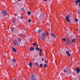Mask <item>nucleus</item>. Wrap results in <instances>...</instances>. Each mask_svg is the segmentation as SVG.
Masks as SVG:
<instances>
[{"mask_svg": "<svg viewBox=\"0 0 80 80\" xmlns=\"http://www.w3.org/2000/svg\"><path fill=\"white\" fill-rule=\"evenodd\" d=\"M76 80V78H75L74 79V80Z\"/></svg>", "mask_w": 80, "mask_h": 80, "instance_id": "de8ad7c7", "label": "nucleus"}, {"mask_svg": "<svg viewBox=\"0 0 80 80\" xmlns=\"http://www.w3.org/2000/svg\"><path fill=\"white\" fill-rule=\"evenodd\" d=\"M29 65L30 67H31L32 66V62L29 63Z\"/></svg>", "mask_w": 80, "mask_h": 80, "instance_id": "4468645a", "label": "nucleus"}, {"mask_svg": "<svg viewBox=\"0 0 80 80\" xmlns=\"http://www.w3.org/2000/svg\"><path fill=\"white\" fill-rule=\"evenodd\" d=\"M18 1H19V2L20 1H22V0H18Z\"/></svg>", "mask_w": 80, "mask_h": 80, "instance_id": "ea45409f", "label": "nucleus"}, {"mask_svg": "<svg viewBox=\"0 0 80 80\" xmlns=\"http://www.w3.org/2000/svg\"><path fill=\"white\" fill-rule=\"evenodd\" d=\"M50 37L51 39H53V38H56V36L53 34L50 33Z\"/></svg>", "mask_w": 80, "mask_h": 80, "instance_id": "7ed1b4c3", "label": "nucleus"}, {"mask_svg": "<svg viewBox=\"0 0 80 80\" xmlns=\"http://www.w3.org/2000/svg\"><path fill=\"white\" fill-rule=\"evenodd\" d=\"M28 15H30L31 14V12L30 11H28Z\"/></svg>", "mask_w": 80, "mask_h": 80, "instance_id": "dca6fc26", "label": "nucleus"}, {"mask_svg": "<svg viewBox=\"0 0 80 80\" xmlns=\"http://www.w3.org/2000/svg\"><path fill=\"white\" fill-rule=\"evenodd\" d=\"M31 22V20L29 19V20H28V22L29 23H30V22Z\"/></svg>", "mask_w": 80, "mask_h": 80, "instance_id": "cd10ccee", "label": "nucleus"}, {"mask_svg": "<svg viewBox=\"0 0 80 80\" xmlns=\"http://www.w3.org/2000/svg\"><path fill=\"white\" fill-rule=\"evenodd\" d=\"M12 62H15V59H12Z\"/></svg>", "mask_w": 80, "mask_h": 80, "instance_id": "5701e85b", "label": "nucleus"}, {"mask_svg": "<svg viewBox=\"0 0 80 80\" xmlns=\"http://www.w3.org/2000/svg\"><path fill=\"white\" fill-rule=\"evenodd\" d=\"M77 40V39L76 38H74L72 40V42L74 43H76V41Z\"/></svg>", "mask_w": 80, "mask_h": 80, "instance_id": "0eeeda50", "label": "nucleus"}, {"mask_svg": "<svg viewBox=\"0 0 80 80\" xmlns=\"http://www.w3.org/2000/svg\"><path fill=\"white\" fill-rule=\"evenodd\" d=\"M18 40L19 41H21V39H20V38H19Z\"/></svg>", "mask_w": 80, "mask_h": 80, "instance_id": "72a5a7b5", "label": "nucleus"}, {"mask_svg": "<svg viewBox=\"0 0 80 80\" xmlns=\"http://www.w3.org/2000/svg\"><path fill=\"white\" fill-rule=\"evenodd\" d=\"M30 51H33L34 50H35V48H34L33 47H32L31 48H30Z\"/></svg>", "mask_w": 80, "mask_h": 80, "instance_id": "9b49d317", "label": "nucleus"}, {"mask_svg": "<svg viewBox=\"0 0 80 80\" xmlns=\"http://www.w3.org/2000/svg\"><path fill=\"white\" fill-rule=\"evenodd\" d=\"M43 67L44 68H47V64H44Z\"/></svg>", "mask_w": 80, "mask_h": 80, "instance_id": "2eb2a0df", "label": "nucleus"}, {"mask_svg": "<svg viewBox=\"0 0 80 80\" xmlns=\"http://www.w3.org/2000/svg\"><path fill=\"white\" fill-rule=\"evenodd\" d=\"M39 50V52H42V50L40 49Z\"/></svg>", "mask_w": 80, "mask_h": 80, "instance_id": "f704fd0d", "label": "nucleus"}, {"mask_svg": "<svg viewBox=\"0 0 80 80\" xmlns=\"http://www.w3.org/2000/svg\"><path fill=\"white\" fill-rule=\"evenodd\" d=\"M78 21V19L77 18H76L75 19V22H77Z\"/></svg>", "mask_w": 80, "mask_h": 80, "instance_id": "aec40b11", "label": "nucleus"}, {"mask_svg": "<svg viewBox=\"0 0 80 80\" xmlns=\"http://www.w3.org/2000/svg\"><path fill=\"white\" fill-rule=\"evenodd\" d=\"M39 56H40L41 57H42V54H41V52L39 53Z\"/></svg>", "mask_w": 80, "mask_h": 80, "instance_id": "a878e982", "label": "nucleus"}, {"mask_svg": "<svg viewBox=\"0 0 80 80\" xmlns=\"http://www.w3.org/2000/svg\"><path fill=\"white\" fill-rule=\"evenodd\" d=\"M66 54L67 55L68 57H70V56H71L70 54V53H69V52H68V51H67L66 52Z\"/></svg>", "mask_w": 80, "mask_h": 80, "instance_id": "1a4fd4ad", "label": "nucleus"}, {"mask_svg": "<svg viewBox=\"0 0 80 80\" xmlns=\"http://www.w3.org/2000/svg\"><path fill=\"white\" fill-rule=\"evenodd\" d=\"M45 62H46L47 63H48L47 61H45Z\"/></svg>", "mask_w": 80, "mask_h": 80, "instance_id": "4c0bfd02", "label": "nucleus"}, {"mask_svg": "<svg viewBox=\"0 0 80 80\" xmlns=\"http://www.w3.org/2000/svg\"><path fill=\"white\" fill-rule=\"evenodd\" d=\"M47 0H44V1H45V2H46V1H47Z\"/></svg>", "mask_w": 80, "mask_h": 80, "instance_id": "37998d69", "label": "nucleus"}, {"mask_svg": "<svg viewBox=\"0 0 80 80\" xmlns=\"http://www.w3.org/2000/svg\"><path fill=\"white\" fill-rule=\"evenodd\" d=\"M77 1L78 3L80 2V0H77Z\"/></svg>", "mask_w": 80, "mask_h": 80, "instance_id": "7c9ffc66", "label": "nucleus"}, {"mask_svg": "<svg viewBox=\"0 0 80 80\" xmlns=\"http://www.w3.org/2000/svg\"><path fill=\"white\" fill-rule=\"evenodd\" d=\"M21 10L22 11L24 10V8H23L21 9Z\"/></svg>", "mask_w": 80, "mask_h": 80, "instance_id": "2f4dec72", "label": "nucleus"}, {"mask_svg": "<svg viewBox=\"0 0 80 80\" xmlns=\"http://www.w3.org/2000/svg\"><path fill=\"white\" fill-rule=\"evenodd\" d=\"M42 16H43V18H45V15L43 13L42 14Z\"/></svg>", "mask_w": 80, "mask_h": 80, "instance_id": "c756f323", "label": "nucleus"}, {"mask_svg": "<svg viewBox=\"0 0 80 80\" xmlns=\"http://www.w3.org/2000/svg\"><path fill=\"white\" fill-rule=\"evenodd\" d=\"M13 23H15V19H14L13 20Z\"/></svg>", "mask_w": 80, "mask_h": 80, "instance_id": "bb28decb", "label": "nucleus"}, {"mask_svg": "<svg viewBox=\"0 0 80 80\" xmlns=\"http://www.w3.org/2000/svg\"><path fill=\"white\" fill-rule=\"evenodd\" d=\"M14 80H16V79H15Z\"/></svg>", "mask_w": 80, "mask_h": 80, "instance_id": "09e8293b", "label": "nucleus"}, {"mask_svg": "<svg viewBox=\"0 0 80 80\" xmlns=\"http://www.w3.org/2000/svg\"><path fill=\"white\" fill-rule=\"evenodd\" d=\"M2 13L3 14L4 16H6L7 15V11L5 10H4V11H2Z\"/></svg>", "mask_w": 80, "mask_h": 80, "instance_id": "20e7f679", "label": "nucleus"}, {"mask_svg": "<svg viewBox=\"0 0 80 80\" xmlns=\"http://www.w3.org/2000/svg\"><path fill=\"white\" fill-rule=\"evenodd\" d=\"M32 45H33L34 46H36V43L33 42V43H32Z\"/></svg>", "mask_w": 80, "mask_h": 80, "instance_id": "412c9836", "label": "nucleus"}, {"mask_svg": "<svg viewBox=\"0 0 80 80\" xmlns=\"http://www.w3.org/2000/svg\"><path fill=\"white\" fill-rule=\"evenodd\" d=\"M67 44L68 46H70V45L72 44V42L70 41V40H69L67 41Z\"/></svg>", "mask_w": 80, "mask_h": 80, "instance_id": "423d86ee", "label": "nucleus"}, {"mask_svg": "<svg viewBox=\"0 0 80 80\" xmlns=\"http://www.w3.org/2000/svg\"><path fill=\"white\" fill-rule=\"evenodd\" d=\"M75 2H76V5H78V2L77 0L75 1Z\"/></svg>", "mask_w": 80, "mask_h": 80, "instance_id": "a211bd4d", "label": "nucleus"}, {"mask_svg": "<svg viewBox=\"0 0 80 80\" xmlns=\"http://www.w3.org/2000/svg\"><path fill=\"white\" fill-rule=\"evenodd\" d=\"M76 30H77V31H78V29H76Z\"/></svg>", "mask_w": 80, "mask_h": 80, "instance_id": "a19ab883", "label": "nucleus"}, {"mask_svg": "<svg viewBox=\"0 0 80 80\" xmlns=\"http://www.w3.org/2000/svg\"><path fill=\"white\" fill-rule=\"evenodd\" d=\"M64 73H67V71H66V69H64Z\"/></svg>", "mask_w": 80, "mask_h": 80, "instance_id": "6ab92c4d", "label": "nucleus"}, {"mask_svg": "<svg viewBox=\"0 0 80 80\" xmlns=\"http://www.w3.org/2000/svg\"><path fill=\"white\" fill-rule=\"evenodd\" d=\"M12 49L13 51L14 52H17V50L15 48H13L12 47Z\"/></svg>", "mask_w": 80, "mask_h": 80, "instance_id": "f8f14e48", "label": "nucleus"}, {"mask_svg": "<svg viewBox=\"0 0 80 80\" xmlns=\"http://www.w3.org/2000/svg\"><path fill=\"white\" fill-rule=\"evenodd\" d=\"M76 71L77 72V73H79L80 72V68H78L76 70Z\"/></svg>", "mask_w": 80, "mask_h": 80, "instance_id": "9d476101", "label": "nucleus"}, {"mask_svg": "<svg viewBox=\"0 0 80 80\" xmlns=\"http://www.w3.org/2000/svg\"><path fill=\"white\" fill-rule=\"evenodd\" d=\"M44 60V58H42V61L43 62V60Z\"/></svg>", "mask_w": 80, "mask_h": 80, "instance_id": "e433bc0d", "label": "nucleus"}, {"mask_svg": "<svg viewBox=\"0 0 80 80\" xmlns=\"http://www.w3.org/2000/svg\"><path fill=\"white\" fill-rule=\"evenodd\" d=\"M70 16L69 14H68L67 16H65V18H66V20L68 22H70Z\"/></svg>", "mask_w": 80, "mask_h": 80, "instance_id": "f03ea898", "label": "nucleus"}, {"mask_svg": "<svg viewBox=\"0 0 80 80\" xmlns=\"http://www.w3.org/2000/svg\"><path fill=\"white\" fill-rule=\"evenodd\" d=\"M79 7H80V2L79 4Z\"/></svg>", "mask_w": 80, "mask_h": 80, "instance_id": "58836bf2", "label": "nucleus"}, {"mask_svg": "<svg viewBox=\"0 0 80 80\" xmlns=\"http://www.w3.org/2000/svg\"><path fill=\"white\" fill-rule=\"evenodd\" d=\"M39 66L40 67H42L43 66V64H41L39 65Z\"/></svg>", "mask_w": 80, "mask_h": 80, "instance_id": "b1692460", "label": "nucleus"}, {"mask_svg": "<svg viewBox=\"0 0 80 80\" xmlns=\"http://www.w3.org/2000/svg\"><path fill=\"white\" fill-rule=\"evenodd\" d=\"M35 65H37V66H38V63H37V62H36L35 64Z\"/></svg>", "mask_w": 80, "mask_h": 80, "instance_id": "393cba45", "label": "nucleus"}, {"mask_svg": "<svg viewBox=\"0 0 80 80\" xmlns=\"http://www.w3.org/2000/svg\"><path fill=\"white\" fill-rule=\"evenodd\" d=\"M79 38H80V37H79Z\"/></svg>", "mask_w": 80, "mask_h": 80, "instance_id": "8fccbe9b", "label": "nucleus"}, {"mask_svg": "<svg viewBox=\"0 0 80 80\" xmlns=\"http://www.w3.org/2000/svg\"><path fill=\"white\" fill-rule=\"evenodd\" d=\"M46 34L45 33H43L41 35V37L42 40H45L46 38Z\"/></svg>", "mask_w": 80, "mask_h": 80, "instance_id": "f257e3e1", "label": "nucleus"}, {"mask_svg": "<svg viewBox=\"0 0 80 80\" xmlns=\"http://www.w3.org/2000/svg\"><path fill=\"white\" fill-rule=\"evenodd\" d=\"M36 49L37 50H40V48H39L38 47L36 48Z\"/></svg>", "mask_w": 80, "mask_h": 80, "instance_id": "4be33fe9", "label": "nucleus"}, {"mask_svg": "<svg viewBox=\"0 0 80 80\" xmlns=\"http://www.w3.org/2000/svg\"><path fill=\"white\" fill-rule=\"evenodd\" d=\"M37 47H38V45L37 44Z\"/></svg>", "mask_w": 80, "mask_h": 80, "instance_id": "a18cd8bd", "label": "nucleus"}, {"mask_svg": "<svg viewBox=\"0 0 80 80\" xmlns=\"http://www.w3.org/2000/svg\"><path fill=\"white\" fill-rule=\"evenodd\" d=\"M18 5H20V4H19V3H18Z\"/></svg>", "mask_w": 80, "mask_h": 80, "instance_id": "49530a36", "label": "nucleus"}, {"mask_svg": "<svg viewBox=\"0 0 80 80\" xmlns=\"http://www.w3.org/2000/svg\"><path fill=\"white\" fill-rule=\"evenodd\" d=\"M23 36H24V37H26V35H25V34L23 35Z\"/></svg>", "mask_w": 80, "mask_h": 80, "instance_id": "c9c22d12", "label": "nucleus"}, {"mask_svg": "<svg viewBox=\"0 0 80 80\" xmlns=\"http://www.w3.org/2000/svg\"><path fill=\"white\" fill-rule=\"evenodd\" d=\"M62 40L63 42H66V39H65V38H62Z\"/></svg>", "mask_w": 80, "mask_h": 80, "instance_id": "f3484780", "label": "nucleus"}, {"mask_svg": "<svg viewBox=\"0 0 80 80\" xmlns=\"http://www.w3.org/2000/svg\"><path fill=\"white\" fill-rule=\"evenodd\" d=\"M13 42L14 43V44H15L16 45H18V42H17V41L16 40L14 39L13 41Z\"/></svg>", "mask_w": 80, "mask_h": 80, "instance_id": "6e6552de", "label": "nucleus"}, {"mask_svg": "<svg viewBox=\"0 0 80 80\" xmlns=\"http://www.w3.org/2000/svg\"><path fill=\"white\" fill-rule=\"evenodd\" d=\"M42 32V30H39L38 31L37 33H40V32Z\"/></svg>", "mask_w": 80, "mask_h": 80, "instance_id": "ddd939ff", "label": "nucleus"}, {"mask_svg": "<svg viewBox=\"0 0 80 80\" xmlns=\"http://www.w3.org/2000/svg\"><path fill=\"white\" fill-rule=\"evenodd\" d=\"M46 33L48 35V32H47Z\"/></svg>", "mask_w": 80, "mask_h": 80, "instance_id": "79ce46f5", "label": "nucleus"}, {"mask_svg": "<svg viewBox=\"0 0 80 80\" xmlns=\"http://www.w3.org/2000/svg\"><path fill=\"white\" fill-rule=\"evenodd\" d=\"M20 18H21V19H23V17L20 16Z\"/></svg>", "mask_w": 80, "mask_h": 80, "instance_id": "473e14b6", "label": "nucleus"}, {"mask_svg": "<svg viewBox=\"0 0 80 80\" xmlns=\"http://www.w3.org/2000/svg\"><path fill=\"white\" fill-rule=\"evenodd\" d=\"M31 80H36V78L35 76L34 75H32L31 76Z\"/></svg>", "mask_w": 80, "mask_h": 80, "instance_id": "39448f33", "label": "nucleus"}, {"mask_svg": "<svg viewBox=\"0 0 80 80\" xmlns=\"http://www.w3.org/2000/svg\"><path fill=\"white\" fill-rule=\"evenodd\" d=\"M14 30V28H12V32H13V30Z\"/></svg>", "mask_w": 80, "mask_h": 80, "instance_id": "c85d7f7f", "label": "nucleus"}, {"mask_svg": "<svg viewBox=\"0 0 80 80\" xmlns=\"http://www.w3.org/2000/svg\"><path fill=\"white\" fill-rule=\"evenodd\" d=\"M78 13L79 14H80V12H78Z\"/></svg>", "mask_w": 80, "mask_h": 80, "instance_id": "c03bdc74", "label": "nucleus"}]
</instances>
